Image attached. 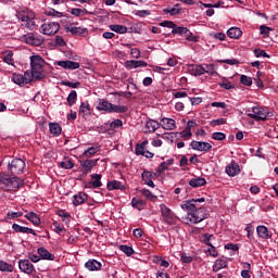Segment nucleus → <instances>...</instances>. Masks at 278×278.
Here are the masks:
<instances>
[{"label": "nucleus", "instance_id": "obj_29", "mask_svg": "<svg viewBox=\"0 0 278 278\" xmlns=\"http://www.w3.org/2000/svg\"><path fill=\"white\" fill-rule=\"evenodd\" d=\"M66 31H70L72 36H84L85 34H88V28L66 27Z\"/></svg>", "mask_w": 278, "mask_h": 278}, {"label": "nucleus", "instance_id": "obj_42", "mask_svg": "<svg viewBox=\"0 0 278 278\" xmlns=\"http://www.w3.org/2000/svg\"><path fill=\"white\" fill-rule=\"evenodd\" d=\"M204 68L207 75H211L212 77H217L218 72H216V67L214 66V64H206Z\"/></svg>", "mask_w": 278, "mask_h": 278}, {"label": "nucleus", "instance_id": "obj_56", "mask_svg": "<svg viewBox=\"0 0 278 278\" xmlns=\"http://www.w3.org/2000/svg\"><path fill=\"white\" fill-rule=\"evenodd\" d=\"M52 227L55 233H62V231H64V226L60 225L58 222H53Z\"/></svg>", "mask_w": 278, "mask_h": 278}, {"label": "nucleus", "instance_id": "obj_60", "mask_svg": "<svg viewBox=\"0 0 278 278\" xmlns=\"http://www.w3.org/2000/svg\"><path fill=\"white\" fill-rule=\"evenodd\" d=\"M185 36H186V40H188V42H199V37L194 36V34L191 31H189V34H187Z\"/></svg>", "mask_w": 278, "mask_h": 278}, {"label": "nucleus", "instance_id": "obj_58", "mask_svg": "<svg viewBox=\"0 0 278 278\" xmlns=\"http://www.w3.org/2000/svg\"><path fill=\"white\" fill-rule=\"evenodd\" d=\"M260 31H261V35H262V36H268V34H269L270 31H273V28H270V27H268V26H266V25H261V26H260Z\"/></svg>", "mask_w": 278, "mask_h": 278}, {"label": "nucleus", "instance_id": "obj_48", "mask_svg": "<svg viewBox=\"0 0 278 278\" xmlns=\"http://www.w3.org/2000/svg\"><path fill=\"white\" fill-rule=\"evenodd\" d=\"M240 83L243 86H253V78H251V77H249L247 75H241Z\"/></svg>", "mask_w": 278, "mask_h": 278}, {"label": "nucleus", "instance_id": "obj_17", "mask_svg": "<svg viewBox=\"0 0 278 278\" xmlns=\"http://www.w3.org/2000/svg\"><path fill=\"white\" fill-rule=\"evenodd\" d=\"M97 164V160H85L80 162L81 170L85 175L91 173L92 167Z\"/></svg>", "mask_w": 278, "mask_h": 278}, {"label": "nucleus", "instance_id": "obj_57", "mask_svg": "<svg viewBox=\"0 0 278 278\" xmlns=\"http://www.w3.org/2000/svg\"><path fill=\"white\" fill-rule=\"evenodd\" d=\"M180 260L182 262V264H192V256L186 254V253H182L181 256H180Z\"/></svg>", "mask_w": 278, "mask_h": 278}, {"label": "nucleus", "instance_id": "obj_55", "mask_svg": "<svg viewBox=\"0 0 278 278\" xmlns=\"http://www.w3.org/2000/svg\"><path fill=\"white\" fill-rule=\"evenodd\" d=\"M212 138L213 140L223 141L225 138H227V136L224 132H213Z\"/></svg>", "mask_w": 278, "mask_h": 278}, {"label": "nucleus", "instance_id": "obj_33", "mask_svg": "<svg viewBox=\"0 0 278 278\" xmlns=\"http://www.w3.org/2000/svg\"><path fill=\"white\" fill-rule=\"evenodd\" d=\"M228 38H235L238 39L242 36V30L238 27H231L227 30Z\"/></svg>", "mask_w": 278, "mask_h": 278}, {"label": "nucleus", "instance_id": "obj_11", "mask_svg": "<svg viewBox=\"0 0 278 278\" xmlns=\"http://www.w3.org/2000/svg\"><path fill=\"white\" fill-rule=\"evenodd\" d=\"M18 268L22 270V273H25L26 275H31L36 268L34 267V264L29 260H20L18 261Z\"/></svg>", "mask_w": 278, "mask_h": 278}, {"label": "nucleus", "instance_id": "obj_61", "mask_svg": "<svg viewBox=\"0 0 278 278\" xmlns=\"http://www.w3.org/2000/svg\"><path fill=\"white\" fill-rule=\"evenodd\" d=\"M63 86H67V88H79V86H81V83L79 81L71 83L66 80V81H63Z\"/></svg>", "mask_w": 278, "mask_h": 278}, {"label": "nucleus", "instance_id": "obj_7", "mask_svg": "<svg viewBox=\"0 0 278 278\" xmlns=\"http://www.w3.org/2000/svg\"><path fill=\"white\" fill-rule=\"evenodd\" d=\"M149 144L148 140L142 141L141 143H137L135 147L136 155H143V157H155V154L149 150H147V146Z\"/></svg>", "mask_w": 278, "mask_h": 278}, {"label": "nucleus", "instance_id": "obj_26", "mask_svg": "<svg viewBox=\"0 0 278 278\" xmlns=\"http://www.w3.org/2000/svg\"><path fill=\"white\" fill-rule=\"evenodd\" d=\"M205 184H207V180L203 177H197L189 180V186L191 188H201L202 186H205Z\"/></svg>", "mask_w": 278, "mask_h": 278}, {"label": "nucleus", "instance_id": "obj_2", "mask_svg": "<svg viewBox=\"0 0 278 278\" xmlns=\"http://www.w3.org/2000/svg\"><path fill=\"white\" fill-rule=\"evenodd\" d=\"M5 165L8 168V173H11V175H22L26 166L23 159L16 157L10 161V156L4 157L0 163V166H5Z\"/></svg>", "mask_w": 278, "mask_h": 278}, {"label": "nucleus", "instance_id": "obj_30", "mask_svg": "<svg viewBox=\"0 0 278 278\" xmlns=\"http://www.w3.org/2000/svg\"><path fill=\"white\" fill-rule=\"evenodd\" d=\"M25 218H27V220H29L33 225H35L36 227H38V225H40L42 222L40 220V217L34 213V212H29L25 215Z\"/></svg>", "mask_w": 278, "mask_h": 278}, {"label": "nucleus", "instance_id": "obj_21", "mask_svg": "<svg viewBox=\"0 0 278 278\" xmlns=\"http://www.w3.org/2000/svg\"><path fill=\"white\" fill-rule=\"evenodd\" d=\"M161 124L157 121L150 119L146 123V134H154L160 129Z\"/></svg>", "mask_w": 278, "mask_h": 278}, {"label": "nucleus", "instance_id": "obj_52", "mask_svg": "<svg viewBox=\"0 0 278 278\" xmlns=\"http://www.w3.org/2000/svg\"><path fill=\"white\" fill-rule=\"evenodd\" d=\"M12 229L15 230L16 233H25L27 227L21 226V225H18V224H13V225H12Z\"/></svg>", "mask_w": 278, "mask_h": 278}, {"label": "nucleus", "instance_id": "obj_8", "mask_svg": "<svg viewBox=\"0 0 278 278\" xmlns=\"http://www.w3.org/2000/svg\"><path fill=\"white\" fill-rule=\"evenodd\" d=\"M160 210L163 220L167 223V225H175V213H173V211L166 206V204H161Z\"/></svg>", "mask_w": 278, "mask_h": 278}, {"label": "nucleus", "instance_id": "obj_64", "mask_svg": "<svg viewBox=\"0 0 278 278\" xmlns=\"http://www.w3.org/2000/svg\"><path fill=\"white\" fill-rule=\"evenodd\" d=\"M55 45L58 47H66V41H64V38H62V36H56L55 37Z\"/></svg>", "mask_w": 278, "mask_h": 278}, {"label": "nucleus", "instance_id": "obj_49", "mask_svg": "<svg viewBox=\"0 0 278 278\" xmlns=\"http://www.w3.org/2000/svg\"><path fill=\"white\" fill-rule=\"evenodd\" d=\"M211 127H216L217 125H227L226 118L212 119L210 122Z\"/></svg>", "mask_w": 278, "mask_h": 278}, {"label": "nucleus", "instance_id": "obj_5", "mask_svg": "<svg viewBox=\"0 0 278 278\" xmlns=\"http://www.w3.org/2000/svg\"><path fill=\"white\" fill-rule=\"evenodd\" d=\"M21 188V180L18 177H10L5 174L0 173V189L7 192H14Z\"/></svg>", "mask_w": 278, "mask_h": 278}, {"label": "nucleus", "instance_id": "obj_63", "mask_svg": "<svg viewBox=\"0 0 278 278\" xmlns=\"http://www.w3.org/2000/svg\"><path fill=\"white\" fill-rule=\"evenodd\" d=\"M130 55H131L132 58H135L136 60H139V58H140V55H141L140 49H138V48H131V49H130Z\"/></svg>", "mask_w": 278, "mask_h": 278}, {"label": "nucleus", "instance_id": "obj_25", "mask_svg": "<svg viewBox=\"0 0 278 278\" xmlns=\"http://www.w3.org/2000/svg\"><path fill=\"white\" fill-rule=\"evenodd\" d=\"M108 190H125V185L118 180H111L106 184Z\"/></svg>", "mask_w": 278, "mask_h": 278}, {"label": "nucleus", "instance_id": "obj_53", "mask_svg": "<svg viewBox=\"0 0 278 278\" xmlns=\"http://www.w3.org/2000/svg\"><path fill=\"white\" fill-rule=\"evenodd\" d=\"M254 54H255V58H270V55H268V53H266V51L262 49H255Z\"/></svg>", "mask_w": 278, "mask_h": 278}, {"label": "nucleus", "instance_id": "obj_46", "mask_svg": "<svg viewBox=\"0 0 278 278\" xmlns=\"http://www.w3.org/2000/svg\"><path fill=\"white\" fill-rule=\"evenodd\" d=\"M119 251L125 253V255H127L128 257H131V255H134L135 253L134 248L129 245H119Z\"/></svg>", "mask_w": 278, "mask_h": 278}, {"label": "nucleus", "instance_id": "obj_6", "mask_svg": "<svg viewBox=\"0 0 278 278\" xmlns=\"http://www.w3.org/2000/svg\"><path fill=\"white\" fill-rule=\"evenodd\" d=\"M253 113L248 114L249 118L253 121H266L268 118V109L262 106H254L252 109Z\"/></svg>", "mask_w": 278, "mask_h": 278}, {"label": "nucleus", "instance_id": "obj_1", "mask_svg": "<svg viewBox=\"0 0 278 278\" xmlns=\"http://www.w3.org/2000/svg\"><path fill=\"white\" fill-rule=\"evenodd\" d=\"M197 203H205V198L200 199H191L185 201L180 204L181 210H186L188 216L186 218V224L190 225H199V223H203L205 218L210 217V213L205 206H199Z\"/></svg>", "mask_w": 278, "mask_h": 278}, {"label": "nucleus", "instance_id": "obj_41", "mask_svg": "<svg viewBox=\"0 0 278 278\" xmlns=\"http://www.w3.org/2000/svg\"><path fill=\"white\" fill-rule=\"evenodd\" d=\"M77 101V91L72 90L67 97V103L70 105V108H73V105H75Z\"/></svg>", "mask_w": 278, "mask_h": 278}, {"label": "nucleus", "instance_id": "obj_16", "mask_svg": "<svg viewBox=\"0 0 278 278\" xmlns=\"http://www.w3.org/2000/svg\"><path fill=\"white\" fill-rule=\"evenodd\" d=\"M256 232H257L258 238H262V240H268L269 238H273V235L268 230V227H266L264 225L257 226Z\"/></svg>", "mask_w": 278, "mask_h": 278}, {"label": "nucleus", "instance_id": "obj_44", "mask_svg": "<svg viewBox=\"0 0 278 278\" xmlns=\"http://www.w3.org/2000/svg\"><path fill=\"white\" fill-rule=\"evenodd\" d=\"M212 240H216V238L214 237V235H210V233H204L202 236V242L204 244H206V247H212Z\"/></svg>", "mask_w": 278, "mask_h": 278}, {"label": "nucleus", "instance_id": "obj_13", "mask_svg": "<svg viewBox=\"0 0 278 278\" xmlns=\"http://www.w3.org/2000/svg\"><path fill=\"white\" fill-rule=\"evenodd\" d=\"M161 127L166 129L167 131H173V129H177V123L173 118L163 117L160 122Z\"/></svg>", "mask_w": 278, "mask_h": 278}, {"label": "nucleus", "instance_id": "obj_54", "mask_svg": "<svg viewBox=\"0 0 278 278\" xmlns=\"http://www.w3.org/2000/svg\"><path fill=\"white\" fill-rule=\"evenodd\" d=\"M197 125V122L194 121H189L187 123V126H186V131L189 136H192V128H194V126Z\"/></svg>", "mask_w": 278, "mask_h": 278}, {"label": "nucleus", "instance_id": "obj_19", "mask_svg": "<svg viewBox=\"0 0 278 278\" xmlns=\"http://www.w3.org/2000/svg\"><path fill=\"white\" fill-rule=\"evenodd\" d=\"M189 73L190 75H194L197 76H201V75H205V67H203V65L201 64H192L189 65Z\"/></svg>", "mask_w": 278, "mask_h": 278}, {"label": "nucleus", "instance_id": "obj_39", "mask_svg": "<svg viewBox=\"0 0 278 278\" xmlns=\"http://www.w3.org/2000/svg\"><path fill=\"white\" fill-rule=\"evenodd\" d=\"M163 13L169 16H177V14H181V8L163 9Z\"/></svg>", "mask_w": 278, "mask_h": 278}, {"label": "nucleus", "instance_id": "obj_3", "mask_svg": "<svg viewBox=\"0 0 278 278\" xmlns=\"http://www.w3.org/2000/svg\"><path fill=\"white\" fill-rule=\"evenodd\" d=\"M18 21L22 23V27H26L29 31H34L36 29V13L29 9H23L16 14Z\"/></svg>", "mask_w": 278, "mask_h": 278}, {"label": "nucleus", "instance_id": "obj_32", "mask_svg": "<svg viewBox=\"0 0 278 278\" xmlns=\"http://www.w3.org/2000/svg\"><path fill=\"white\" fill-rule=\"evenodd\" d=\"M223 268H227V261L223 258L216 260L213 265V271L218 273V270H223Z\"/></svg>", "mask_w": 278, "mask_h": 278}, {"label": "nucleus", "instance_id": "obj_15", "mask_svg": "<svg viewBox=\"0 0 278 278\" xmlns=\"http://www.w3.org/2000/svg\"><path fill=\"white\" fill-rule=\"evenodd\" d=\"M226 174L229 177H236V175H240V165L236 162H231L226 166Z\"/></svg>", "mask_w": 278, "mask_h": 278}, {"label": "nucleus", "instance_id": "obj_12", "mask_svg": "<svg viewBox=\"0 0 278 278\" xmlns=\"http://www.w3.org/2000/svg\"><path fill=\"white\" fill-rule=\"evenodd\" d=\"M190 147L193 149V151H204L205 153H207V151H212V146L210 144V142H205V141H192L190 143Z\"/></svg>", "mask_w": 278, "mask_h": 278}, {"label": "nucleus", "instance_id": "obj_36", "mask_svg": "<svg viewBox=\"0 0 278 278\" xmlns=\"http://www.w3.org/2000/svg\"><path fill=\"white\" fill-rule=\"evenodd\" d=\"M129 108L127 105H115L111 104V114L114 112L115 114H125Z\"/></svg>", "mask_w": 278, "mask_h": 278}, {"label": "nucleus", "instance_id": "obj_34", "mask_svg": "<svg viewBox=\"0 0 278 278\" xmlns=\"http://www.w3.org/2000/svg\"><path fill=\"white\" fill-rule=\"evenodd\" d=\"M189 31L190 29H188V27L177 26V24L175 25L174 29H172V34L177 36H186L189 34Z\"/></svg>", "mask_w": 278, "mask_h": 278}, {"label": "nucleus", "instance_id": "obj_20", "mask_svg": "<svg viewBox=\"0 0 278 278\" xmlns=\"http://www.w3.org/2000/svg\"><path fill=\"white\" fill-rule=\"evenodd\" d=\"M97 110H99V112H108L109 114H112V102L101 99Z\"/></svg>", "mask_w": 278, "mask_h": 278}, {"label": "nucleus", "instance_id": "obj_14", "mask_svg": "<svg viewBox=\"0 0 278 278\" xmlns=\"http://www.w3.org/2000/svg\"><path fill=\"white\" fill-rule=\"evenodd\" d=\"M56 66H61V68H65V71H77L79 68V63L75 61H58Z\"/></svg>", "mask_w": 278, "mask_h": 278}, {"label": "nucleus", "instance_id": "obj_45", "mask_svg": "<svg viewBox=\"0 0 278 278\" xmlns=\"http://www.w3.org/2000/svg\"><path fill=\"white\" fill-rule=\"evenodd\" d=\"M96 153H99V147H90L84 152L85 157H92Z\"/></svg>", "mask_w": 278, "mask_h": 278}, {"label": "nucleus", "instance_id": "obj_40", "mask_svg": "<svg viewBox=\"0 0 278 278\" xmlns=\"http://www.w3.org/2000/svg\"><path fill=\"white\" fill-rule=\"evenodd\" d=\"M59 166L65 170H71V168H74L75 163L68 159H65V161L59 163Z\"/></svg>", "mask_w": 278, "mask_h": 278}, {"label": "nucleus", "instance_id": "obj_59", "mask_svg": "<svg viewBox=\"0 0 278 278\" xmlns=\"http://www.w3.org/2000/svg\"><path fill=\"white\" fill-rule=\"evenodd\" d=\"M125 66H126V68H129V70L138 68V61H136V60L126 61Z\"/></svg>", "mask_w": 278, "mask_h": 278}, {"label": "nucleus", "instance_id": "obj_28", "mask_svg": "<svg viewBox=\"0 0 278 278\" xmlns=\"http://www.w3.org/2000/svg\"><path fill=\"white\" fill-rule=\"evenodd\" d=\"M92 112L90 111V104L87 102H81L79 106V116H83V118H86V116H90Z\"/></svg>", "mask_w": 278, "mask_h": 278}, {"label": "nucleus", "instance_id": "obj_47", "mask_svg": "<svg viewBox=\"0 0 278 278\" xmlns=\"http://www.w3.org/2000/svg\"><path fill=\"white\" fill-rule=\"evenodd\" d=\"M14 53L12 51L8 52V54H5L3 56V62H5V64H9L11 66H14V59H13Z\"/></svg>", "mask_w": 278, "mask_h": 278}, {"label": "nucleus", "instance_id": "obj_27", "mask_svg": "<svg viewBox=\"0 0 278 278\" xmlns=\"http://www.w3.org/2000/svg\"><path fill=\"white\" fill-rule=\"evenodd\" d=\"M103 176L101 174H92L91 175V181H89V186H91L92 188H101V186H103V182H101V178Z\"/></svg>", "mask_w": 278, "mask_h": 278}, {"label": "nucleus", "instance_id": "obj_23", "mask_svg": "<svg viewBox=\"0 0 278 278\" xmlns=\"http://www.w3.org/2000/svg\"><path fill=\"white\" fill-rule=\"evenodd\" d=\"M37 253L39 254L41 260H48L50 262H53V260H55V255H53L51 252H49V250L45 248H39L37 250Z\"/></svg>", "mask_w": 278, "mask_h": 278}, {"label": "nucleus", "instance_id": "obj_50", "mask_svg": "<svg viewBox=\"0 0 278 278\" xmlns=\"http://www.w3.org/2000/svg\"><path fill=\"white\" fill-rule=\"evenodd\" d=\"M21 216H23V212H9L7 214V218L9 220H14V218H21Z\"/></svg>", "mask_w": 278, "mask_h": 278}, {"label": "nucleus", "instance_id": "obj_37", "mask_svg": "<svg viewBox=\"0 0 278 278\" xmlns=\"http://www.w3.org/2000/svg\"><path fill=\"white\" fill-rule=\"evenodd\" d=\"M218 86L220 88H224L225 90H233V88H236V86L231 84V81H229V79H227L226 77L222 78V81L218 83Z\"/></svg>", "mask_w": 278, "mask_h": 278}, {"label": "nucleus", "instance_id": "obj_38", "mask_svg": "<svg viewBox=\"0 0 278 278\" xmlns=\"http://www.w3.org/2000/svg\"><path fill=\"white\" fill-rule=\"evenodd\" d=\"M110 29L115 34H127V26L125 25H111Z\"/></svg>", "mask_w": 278, "mask_h": 278}, {"label": "nucleus", "instance_id": "obj_62", "mask_svg": "<svg viewBox=\"0 0 278 278\" xmlns=\"http://www.w3.org/2000/svg\"><path fill=\"white\" fill-rule=\"evenodd\" d=\"M111 129H118V127H123L122 119H115L110 124Z\"/></svg>", "mask_w": 278, "mask_h": 278}, {"label": "nucleus", "instance_id": "obj_24", "mask_svg": "<svg viewBox=\"0 0 278 278\" xmlns=\"http://www.w3.org/2000/svg\"><path fill=\"white\" fill-rule=\"evenodd\" d=\"M87 200H88V194H86L85 192H79L78 194H75L73 197V204L75 206L81 205L86 203Z\"/></svg>", "mask_w": 278, "mask_h": 278}, {"label": "nucleus", "instance_id": "obj_4", "mask_svg": "<svg viewBox=\"0 0 278 278\" xmlns=\"http://www.w3.org/2000/svg\"><path fill=\"white\" fill-rule=\"evenodd\" d=\"M30 66H31V77L33 79L40 80L45 79L43 70L45 68V59L36 54L30 56Z\"/></svg>", "mask_w": 278, "mask_h": 278}, {"label": "nucleus", "instance_id": "obj_18", "mask_svg": "<svg viewBox=\"0 0 278 278\" xmlns=\"http://www.w3.org/2000/svg\"><path fill=\"white\" fill-rule=\"evenodd\" d=\"M27 75H29V73L27 72L25 73V76L23 74H13L12 80L17 86H23V84H29L31 79H27Z\"/></svg>", "mask_w": 278, "mask_h": 278}, {"label": "nucleus", "instance_id": "obj_22", "mask_svg": "<svg viewBox=\"0 0 278 278\" xmlns=\"http://www.w3.org/2000/svg\"><path fill=\"white\" fill-rule=\"evenodd\" d=\"M103 265H101V262L97 260H89L86 264L85 267L87 270L94 271V270H101Z\"/></svg>", "mask_w": 278, "mask_h": 278}, {"label": "nucleus", "instance_id": "obj_31", "mask_svg": "<svg viewBox=\"0 0 278 278\" xmlns=\"http://www.w3.org/2000/svg\"><path fill=\"white\" fill-rule=\"evenodd\" d=\"M131 205H132V207H135L136 210H139V212H140V211L144 210V207L147 206V202L142 199L132 198Z\"/></svg>", "mask_w": 278, "mask_h": 278}, {"label": "nucleus", "instance_id": "obj_51", "mask_svg": "<svg viewBox=\"0 0 278 278\" xmlns=\"http://www.w3.org/2000/svg\"><path fill=\"white\" fill-rule=\"evenodd\" d=\"M160 27H168V29H175V22L173 21H163L160 24Z\"/></svg>", "mask_w": 278, "mask_h": 278}, {"label": "nucleus", "instance_id": "obj_9", "mask_svg": "<svg viewBox=\"0 0 278 278\" xmlns=\"http://www.w3.org/2000/svg\"><path fill=\"white\" fill-rule=\"evenodd\" d=\"M41 30L45 36H55L56 31H60V23L49 22L41 25Z\"/></svg>", "mask_w": 278, "mask_h": 278}, {"label": "nucleus", "instance_id": "obj_10", "mask_svg": "<svg viewBox=\"0 0 278 278\" xmlns=\"http://www.w3.org/2000/svg\"><path fill=\"white\" fill-rule=\"evenodd\" d=\"M24 40L26 45H33V47H40V45H42V42H45V39H42V37L34 34V33H29L27 35L24 36Z\"/></svg>", "mask_w": 278, "mask_h": 278}, {"label": "nucleus", "instance_id": "obj_43", "mask_svg": "<svg viewBox=\"0 0 278 278\" xmlns=\"http://www.w3.org/2000/svg\"><path fill=\"white\" fill-rule=\"evenodd\" d=\"M0 270L2 273H12V270H14V266L8 264L4 261H0Z\"/></svg>", "mask_w": 278, "mask_h": 278}, {"label": "nucleus", "instance_id": "obj_35", "mask_svg": "<svg viewBox=\"0 0 278 278\" xmlns=\"http://www.w3.org/2000/svg\"><path fill=\"white\" fill-rule=\"evenodd\" d=\"M49 128H50V134H52V136H60V134H62V126H60V124L58 123H50L49 124Z\"/></svg>", "mask_w": 278, "mask_h": 278}]
</instances>
